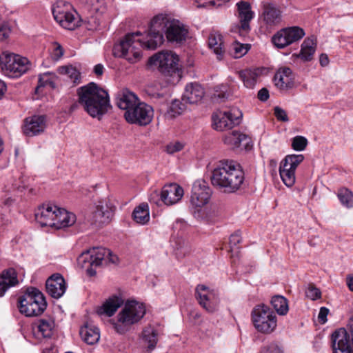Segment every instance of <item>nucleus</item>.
I'll return each instance as SVG.
<instances>
[{
	"instance_id": "nucleus-16",
	"label": "nucleus",
	"mask_w": 353,
	"mask_h": 353,
	"mask_svg": "<svg viewBox=\"0 0 353 353\" xmlns=\"http://www.w3.org/2000/svg\"><path fill=\"white\" fill-rule=\"evenodd\" d=\"M124 117L129 123L146 125L152 121L153 109L143 102H139L132 109L125 112Z\"/></svg>"
},
{
	"instance_id": "nucleus-32",
	"label": "nucleus",
	"mask_w": 353,
	"mask_h": 353,
	"mask_svg": "<svg viewBox=\"0 0 353 353\" xmlns=\"http://www.w3.org/2000/svg\"><path fill=\"white\" fill-rule=\"evenodd\" d=\"M79 334L82 339L88 345L97 343L100 339L99 329L88 323L81 327Z\"/></svg>"
},
{
	"instance_id": "nucleus-7",
	"label": "nucleus",
	"mask_w": 353,
	"mask_h": 353,
	"mask_svg": "<svg viewBox=\"0 0 353 353\" xmlns=\"http://www.w3.org/2000/svg\"><path fill=\"white\" fill-rule=\"evenodd\" d=\"M52 11L55 21L63 28L72 30L80 26L78 14L70 3L59 0L53 5Z\"/></svg>"
},
{
	"instance_id": "nucleus-13",
	"label": "nucleus",
	"mask_w": 353,
	"mask_h": 353,
	"mask_svg": "<svg viewBox=\"0 0 353 353\" xmlns=\"http://www.w3.org/2000/svg\"><path fill=\"white\" fill-rule=\"evenodd\" d=\"M195 296L199 305L208 312L213 313L218 310L220 298L217 290L199 284L196 287Z\"/></svg>"
},
{
	"instance_id": "nucleus-30",
	"label": "nucleus",
	"mask_w": 353,
	"mask_h": 353,
	"mask_svg": "<svg viewBox=\"0 0 353 353\" xmlns=\"http://www.w3.org/2000/svg\"><path fill=\"white\" fill-rule=\"evenodd\" d=\"M123 304V300L121 297L113 296L106 300L102 306L98 308L97 314L99 315L105 314L108 316H112Z\"/></svg>"
},
{
	"instance_id": "nucleus-59",
	"label": "nucleus",
	"mask_w": 353,
	"mask_h": 353,
	"mask_svg": "<svg viewBox=\"0 0 353 353\" xmlns=\"http://www.w3.org/2000/svg\"><path fill=\"white\" fill-rule=\"evenodd\" d=\"M176 102V99H174L172 100V105L170 107L169 110H168L166 113V117L170 119H174L175 117V103Z\"/></svg>"
},
{
	"instance_id": "nucleus-58",
	"label": "nucleus",
	"mask_w": 353,
	"mask_h": 353,
	"mask_svg": "<svg viewBox=\"0 0 353 353\" xmlns=\"http://www.w3.org/2000/svg\"><path fill=\"white\" fill-rule=\"evenodd\" d=\"M258 98L261 101H266L269 98V92L266 88L261 89L258 92Z\"/></svg>"
},
{
	"instance_id": "nucleus-23",
	"label": "nucleus",
	"mask_w": 353,
	"mask_h": 353,
	"mask_svg": "<svg viewBox=\"0 0 353 353\" xmlns=\"http://www.w3.org/2000/svg\"><path fill=\"white\" fill-rule=\"evenodd\" d=\"M238 9V18L240 21V31L247 33L250 29V22L254 17V12L248 2L241 1L236 4Z\"/></svg>"
},
{
	"instance_id": "nucleus-45",
	"label": "nucleus",
	"mask_w": 353,
	"mask_h": 353,
	"mask_svg": "<svg viewBox=\"0 0 353 353\" xmlns=\"http://www.w3.org/2000/svg\"><path fill=\"white\" fill-rule=\"evenodd\" d=\"M60 74L67 75L74 83H79L80 73L74 67L71 65L61 66L59 68Z\"/></svg>"
},
{
	"instance_id": "nucleus-31",
	"label": "nucleus",
	"mask_w": 353,
	"mask_h": 353,
	"mask_svg": "<svg viewBox=\"0 0 353 353\" xmlns=\"http://www.w3.org/2000/svg\"><path fill=\"white\" fill-rule=\"evenodd\" d=\"M76 221V216L72 212H69L65 209L57 208L56 212L54 228L61 229L62 228L72 225Z\"/></svg>"
},
{
	"instance_id": "nucleus-11",
	"label": "nucleus",
	"mask_w": 353,
	"mask_h": 353,
	"mask_svg": "<svg viewBox=\"0 0 353 353\" xmlns=\"http://www.w3.org/2000/svg\"><path fill=\"white\" fill-rule=\"evenodd\" d=\"M148 63L157 67L161 73L172 76L176 72V54L171 50H161L150 57Z\"/></svg>"
},
{
	"instance_id": "nucleus-42",
	"label": "nucleus",
	"mask_w": 353,
	"mask_h": 353,
	"mask_svg": "<svg viewBox=\"0 0 353 353\" xmlns=\"http://www.w3.org/2000/svg\"><path fill=\"white\" fill-rule=\"evenodd\" d=\"M249 44H243L235 41L232 43L230 49V54L235 59H239L247 54L250 50Z\"/></svg>"
},
{
	"instance_id": "nucleus-40",
	"label": "nucleus",
	"mask_w": 353,
	"mask_h": 353,
	"mask_svg": "<svg viewBox=\"0 0 353 353\" xmlns=\"http://www.w3.org/2000/svg\"><path fill=\"white\" fill-rule=\"evenodd\" d=\"M271 304L276 312L280 315H285L288 312V300L283 296H273Z\"/></svg>"
},
{
	"instance_id": "nucleus-49",
	"label": "nucleus",
	"mask_w": 353,
	"mask_h": 353,
	"mask_svg": "<svg viewBox=\"0 0 353 353\" xmlns=\"http://www.w3.org/2000/svg\"><path fill=\"white\" fill-rule=\"evenodd\" d=\"M307 144V140L306 138L302 136H296L292 140V147L294 150L303 151L305 150Z\"/></svg>"
},
{
	"instance_id": "nucleus-50",
	"label": "nucleus",
	"mask_w": 353,
	"mask_h": 353,
	"mask_svg": "<svg viewBox=\"0 0 353 353\" xmlns=\"http://www.w3.org/2000/svg\"><path fill=\"white\" fill-rule=\"evenodd\" d=\"M242 238L239 232L232 234L230 237V246L232 252L235 248L241 242Z\"/></svg>"
},
{
	"instance_id": "nucleus-60",
	"label": "nucleus",
	"mask_w": 353,
	"mask_h": 353,
	"mask_svg": "<svg viewBox=\"0 0 353 353\" xmlns=\"http://www.w3.org/2000/svg\"><path fill=\"white\" fill-rule=\"evenodd\" d=\"M103 70H104V67L102 64L101 63H99V64H97L94 67V74L97 76V77H99V76H101L103 73Z\"/></svg>"
},
{
	"instance_id": "nucleus-56",
	"label": "nucleus",
	"mask_w": 353,
	"mask_h": 353,
	"mask_svg": "<svg viewBox=\"0 0 353 353\" xmlns=\"http://www.w3.org/2000/svg\"><path fill=\"white\" fill-rule=\"evenodd\" d=\"M329 313V310L327 307H321L319 313L318 318L322 323L327 321V316Z\"/></svg>"
},
{
	"instance_id": "nucleus-27",
	"label": "nucleus",
	"mask_w": 353,
	"mask_h": 353,
	"mask_svg": "<svg viewBox=\"0 0 353 353\" xmlns=\"http://www.w3.org/2000/svg\"><path fill=\"white\" fill-rule=\"evenodd\" d=\"M204 95L203 88L196 83H190L185 86L181 100L185 103H195L201 101Z\"/></svg>"
},
{
	"instance_id": "nucleus-24",
	"label": "nucleus",
	"mask_w": 353,
	"mask_h": 353,
	"mask_svg": "<svg viewBox=\"0 0 353 353\" xmlns=\"http://www.w3.org/2000/svg\"><path fill=\"white\" fill-rule=\"evenodd\" d=\"M46 128V117L43 115H34L26 119L23 132L26 135L32 137L43 132Z\"/></svg>"
},
{
	"instance_id": "nucleus-46",
	"label": "nucleus",
	"mask_w": 353,
	"mask_h": 353,
	"mask_svg": "<svg viewBox=\"0 0 353 353\" xmlns=\"http://www.w3.org/2000/svg\"><path fill=\"white\" fill-rule=\"evenodd\" d=\"M37 327L39 332L41 333L43 337L49 338L52 334L53 322L46 319H41Z\"/></svg>"
},
{
	"instance_id": "nucleus-14",
	"label": "nucleus",
	"mask_w": 353,
	"mask_h": 353,
	"mask_svg": "<svg viewBox=\"0 0 353 353\" xmlns=\"http://www.w3.org/2000/svg\"><path fill=\"white\" fill-rule=\"evenodd\" d=\"M304 160L303 154L287 155L281 162L279 174L283 183L288 188L292 187L296 181L295 171Z\"/></svg>"
},
{
	"instance_id": "nucleus-8",
	"label": "nucleus",
	"mask_w": 353,
	"mask_h": 353,
	"mask_svg": "<svg viewBox=\"0 0 353 353\" xmlns=\"http://www.w3.org/2000/svg\"><path fill=\"white\" fill-rule=\"evenodd\" d=\"M116 206L109 198L98 201L88 217V221L96 228L110 223L114 215Z\"/></svg>"
},
{
	"instance_id": "nucleus-38",
	"label": "nucleus",
	"mask_w": 353,
	"mask_h": 353,
	"mask_svg": "<svg viewBox=\"0 0 353 353\" xmlns=\"http://www.w3.org/2000/svg\"><path fill=\"white\" fill-rule=\"evenodd\" d=\"M158 333L151 327H145L143 331V341L150 350L154 349L158 341Z\"/></svg>"
},
{
	"instance_id": "nucleus-54",
	"label": "nucleus",
	"mask_w": 353,
	"mask_h": 353,
	"mask_svg": "<svg viewBox=\"0 0 353 353\" xmlns=\"http://www.w3.org/2000/svg\"><path fill=\"white\" fill-rule=\"evenodd\" d=\"M54 48L53 50V57L54 59L58 60L63 55V49L62 46L58 43H54Z\"/></svg>"
},
{
	"instance_id": "nucleus-37",
	"label": "nucleus",
	"mask_w": 353,
	"mask_h": 353,
	"mask_svg": "<svg viewBox=\"0 0 353 353\" xmlns=\"http://www.w3.org/2000/svg\"><path fill=\"white\" fill-rule=\"evenodd\" d=\"M193 41V33L189 26L178 21V46L190 44Z\"/></svg>"
},
{
	"instance_id": "nucleus-48",
	"label": "nucleus",
	"mask_w": 353,
	"mask_h": 353,
	"mask_svg": "<svg viewBox=\"0 0 353 353\" xmlns=\"http://www.w3.org/2000/svg\"><path fill=\"white\" fill-rule=\"evenodd\" d=\"M305 296L312 300L315 301L321 299V290L315 287L313 284H309L307 289L305 290Z\"/></svg>"
},
{
	"instance_id": "nucleus-61",
	"label": "nucleus",
	"mask_w": 353,
	"mask_h": 353,
	"mask_svg": "<svg viewBox=\"0 0 353 353\" xmlns=\"http://www.w3.org/2000/svg\"><path fill=\"white\" fill-rule=\"evenodd\" d=\"M319 62L321 66H326L329 63V59L327 54H321L319 58Z\"/></svg>"
},
{
	"instance_id": "nucleus-47",
	"label": "nucleus",
	"mask_w": 353,
	"mask_h": 353,
	"mask_svg": "<svg viewBox=\"0 0 353 353\" xmlns=\"http://www.w3.org/2000/svg\"><path fill=\"white\" fill-rule=\"evenodd\" d=\"M283 346L278 342L272 341L269 343L264 345L261 350L260 353H283Z\"/></svg>"
},
{
	"instance_id": "nucleus-9",
	"label": "nucleus",
	"mask_w": 353,
	"mask_h": 353,
	"mask_svg": "<svg viewBox=\"0 0 353 353\" xmlns=\"http://www.w3.org/2000/svg\"><path fill=\"white\" fill-rule=\"evenodd\" d=\"M0 65L4 74L10 78L21 77L29 68L28 59L15 54L3 53L0 57Z\"/></svg>"
},
{
	"instance_id": "nucleus-36",
	"label": "nucleus",
	"mask_w": 353,
	"mask_h": 353,
	"mask_svg": "<svg viewBox=\"0 0 353 353\" xmlns=\"http://www.w3.org/2000/svg\"><path fill=\"white\" fill-rule=\"evenodd\" d=\"M134 221L141 225L147 223L150 220L149 207L147 203H142L137 206L132 212Z\"/></svg>"
},
{
	"instance_id": "nucleus-2",
	"label": "nucleus",
	"mask_w": 353,
	"mask_h": 353,
	"mask_svg": "<svg viewBox=\"0 0 353 353\" xmlns=\"http://www.w3.org/2000/svg\"><path fill=\"white\" fill-rule=\"evenodd\" d=\"M212 185L225 193H234L240 190L245 181L244 172L237 162L220 161L212 172Z\"/></svg>"
},
{
	"instance_id": "nucleus-10",
	"label": "nucleus",
	"mask_w": 353,
	"mask_h": 353,
	"mask_svg": "<svg viewBox=\"0 0 353 353\" xmlns=\"http://www.w3.org/2000/svg\"><path fill=\"white\" fill-rule=\"evenodd\" d=\"M333 353H353V316L347 330L339 328L332 335Z\"/></svg>"
},
{
	"instance_id": "nucleus-15",
	"label": "nucleus",
	"mask_w": 353,
	"mask_h": 353,
	"mask_svg": "<svg viewBox=\"0 0 353 353\" xmlns=\"http://www.w3.org/2000/svg\"><path fill=\"white\" fill-rule=\"evenodd\" d=\"M243 114L237 108L227 111H219L212 115V125L216 130L223 131L239 125Z\"/></svg>"
},
{
	"instance_id": "nucleus-18",
	"label": "nucleus",
	"mask_w": 353,
	"mask_h": 353,
	"mask_svg": "<svg viewBox=\"0 0 353 353\" xmlns=\"http://www.w3.org/2000/svg\"><path fill=\"white\" fill-rule=\"evenodd\" d=\"M88 8L90 12V16L87 17L85 22L88 23V30H95L100 25L99 16L105 12L106 7L104 0H85Z\"/></svg>"
},
{
	"instance_id": "nucleus-39",
	"label": "nucleus",
	"mask_w": 353,
	"mask_h": 353,
	"mask_svg": "<svg viewBox=\"0 0 353 353\" xmlns=\"http://www.w3.org/2000/svg\"><path fill=\"white\" fill-rule=\"evenodd\" d=\"M56 75L52 72H46L39 76L38 85L35 88L36 92H40L41 88L50 86L54 88L56 86L54 80Z\"/></svg>"
},
{
	"instance_id": "nucleus-33",
	"label": "nucleus",
	"mask_w": 353,
	"mask_h": 353,
	"mask_svg": "<svg viewBox=\"0 0 353 353\" xmlns=\"http://www.w3.org/2000/svg\"><path fill=\"white\" fill-rule=\"evenodd\" d=\"M249 139V137L246 134L237 130L230 132L225 134L223 137L225 144L232 148H239L244 142L245 144H248Z\"/></svg>"
},
{
	"instance_id": "nucleus-22",
	"label": "nucleus",
	"mask_w": 353,
	"mask_h": 353,
	"mask_svg": "<svg viewBox=\"0 0 353 353\" xmlns=\"http://www.w3.org/2000/svg\"><path fill=\"white\" fill-rule=\"evenodd\" d=\"M262 19L268 27H274L281 22V12L274 4L270 3H263Z\"/></svg>"
},
{
	"instance_id": "nucleus-57",
	"label": "nucleus",
	"mask_w": 353,
	"mask_h": 353,
	"mask_svg": "<svg viewBox=\"0 0 353 353\" xmlns=\"http://www.w3.org/2000/svg\"><path fill=\"white\" fill-rule=\"evenodd\" d=\"M106 252L104 253V260L107 258L108 261L112 263H117L118 262V257L117 255L112 254L109 250L105 249Z\"/></svg>"
},
{
	"instance_id": "nucleus-6",
	"label": "nucleus",
	"mask_w": 353,
	"mask_h": 353,
	"mask_svg": "<svg viewBox=\"0 0 353 353\" xmlns=\"http://www.w3.org/2000/svg\"><path fill=\"white\" fill-rule=\"evenodd\" d=\"M252 319L254 327L259 332L270 334L276 328L277 317L267 305H256L252 312Z\"/></svg>"
},
{
	"instance_id": "nucleus-43",
	"label": "nucleus",
	"mask_w": 353,
	"mask_h": 353,
	"mask_svg": "<svg viewBox=\"0 0 353 353\" xmlns=\"http://www.w3.org/2000/svg\"><path fill=\"white\" fill-rule=\"evenodd\" d=\"M337 196L343 206L347 208L353 207V193L348 189H340L338 192Z\"/></svg>"
},
{
	"instance_id": "nucleus-64",
	"label": "nucleus",
	"mask_w": 353,
	"mask_h": 353,
	"mask_svg": "<svg viewBox=\"0 0 353 353\" xmlns=\"http://www.w3.org/2000/svg\"><path fill=\"white\" fill-rule=\"evenodd\" d=\"M6 90V85L5 83L3 81L0 80V99L3 95Z\"/></svg>"
},
{
	"instance_id": "nucleus-26",
	"label": "nucleus",
	"mask_w": 353,
	"mask_h": 353,
	"mask_svg": "<svg viewBox=\"0 0 353 353\" xmlns=\"http://www.w3.org/2000/svg\"><path fill=\"white\" fill-rule=\"evenodd\" d=\"M18 284L17 273L14 268H10L3 270L0 274V297L3 296L9 288Z\"/></svg>"
},
{
	"instance_id": "nucleus-55",
	"label": "nucleus",
	"mask_w": 353,
	"mask_h": 353,
	"mask_svg": "<svg viewBox=\"0 0 353 353\" xmlns=\"http://www.w3.org/2000/svg\"><path fill=\"white\" fill-rule=\"evenodd\" d=\"M10 29L8 28L7 25H1L0 26V41H2L5 39H6L10 34Z\"/></svg>"
},
{
	"instance_id": "nucleus-41",
	"label": "nucleus",
	"mask_w": 353,
	"mask_h": 353,
	"mask_svg": "<svg viewBox=\"0 0 353 353\" xmlns=\"http://www.w3.org/2000/svg\"><path fill=\"white\" fill-rule=\"evenodd\" d=\"M284 30L289 39L290 45L301 40L305 34L303 29L299 26L285 28Z\"/></svg>"
},
{
	"instance_id": "nucleus-4",
	"label": "nucleus",
	"mask_w": 353,
	"mask_h": 353,
	"mask_svg": "<svg viewBox=\"0 0 353 353\" xmlns=\"http://www.w3.org/2000/svg\"><path fill=\"white\" fill-rule=\"evenodd\" d=\"M123 307L117 314L115 319L111 320L114 331L119 334H125L131 331L145 314V307L135 300L123 302Z\"/></svg>"
},
{
	"instance_id": "nucleus-62",
	"label": "nucleus",
	"mask_w": 353,
	"mask_h": 353,
	"mask_svg": "<svg viewBox=\"0 0 353 353\" xmlns=\"http://www.w3.org/2000/svg\"><path fill=\"white\" fill-rule=\"evenodd\" d=\"M166 152L170 154L175 153L176 152V143L168 144L166 146Z\"/></svg>"
},
{
	"instance_id": "nucleus-20",
	"label": "nucleus",
	"mask_w": 353,
	"mask_h": 353,
	"mask_svg": "<svg viewBox=\"0 0 353 353\" xmlns=\"http://www.w3.org/2000/svg\"><path fill=\"white\" fill-rule=\"evenodd\" d=\"M160 195L161 201L166 205H172L176 203V183H171L165 185L160 194L154 191L150 195V201L158 204V201L154 200V197Z\"/></svg>"
},
{
	"instance_id": "nucleus-63",
	"label": "nucleus",
	"mask_w": 353,
	"mask_h": 353,
	"mask_svg": "<svg viewBox=\"0 0 353 353\" xmlns=\"http://www.w3.org/2000/svg\"><path fill=\"white\" fill-rule=\"evenodd\" d=\"M346 283L350 291L353 292V274L348 275L346 278Z\"/></svg>"
},
{
	"instance_id": "nucleus-29",
	"label": "nucleus",
	"mask_w": 353,
	"mask_h": 353,
	"mask_svg": "<svg viewBox=\"0 0 353 353\" xmlns=\"http://www.w3.org/2000/svg\"><path fill=\"white\" fill-rule=\"evenodd\" d=\"M208 47L216 55L217 59L221 60L225 54V48L222 35L216 31H212L208 37Z\"/></svg>"
},
{
	"instance_id": "nucleus-17",
	"label": "nucleus",
	"mask_w": 353,
	"mask_h": 353,
	"mask_svg": "<svg viewBox=\"0 0 353 353\" xmlns=\"http://www.w3.org/2000/svg\"><path fill=\"white\" fill-rule=\"evenodd\" d=\"M212 194V191L205 181L196 180L192 185L190 202L196 207H203L209 203Z\"/></svg>"
},
{
	"instance_id": "nucleus-3",
	"label": "nucleus",
	"mask_w": 353,
	"mask_h": 353,
	"mask_svg": "<svg viewBox=\"0 0 353 353\" xmlns=\"http://www.w3.org/2000/svg\"><path fill=\"white\" fill-rule=\"evenodd\" d=\"M79 103L92 117L100 120L111 108L108 92L92 82L78 89Z\"/></svg>"
},
{
	"instance_id": "nucleus-25",
	"label": "nucleus",
	"mask_w": 353,
	"mask_h": 353,
	"mask_svg": "<svg viewBox=\"0 0 353 353\" xmlns=\"http://www.w3.org/2000/svg\"><path fill=\"white\" fill-rule=\"evenodd\" d=\"M274 85L280 90L292 88L294 77L290 68L284 67L279 68L274 77Z\"/></svg>"
},
{
	"instance_id": "nucleus-52",
	"label": "nucleus",
	"mask_w": 353,
	"mask_h": 353,
	"mask_svg": "<svg viewBox=\"0 0 353 353\" xmlns=\"http://www.w3.org/2000/svg\"><path fill=\"white\" fill-rule=\"evenodd\" d=\"M228 97V94L223 90H216L212 95V99L217 103L224 101Z\"/></svg>"
},
{
	"instance_id": "nucleus-19",
	"label": "nucleus",
	"mask_w": 353,
	"mask_h": 353,
	"mask_svg": "<svg viewBox=\"0 0 353 353\" xmlns=\"http://www.w3.org/2000/svg\"><path fill=\"white\" fill-rule=\"evenodd\" d=\"M46 288L50 296L58 299L61 298L65 292V281L61 274H54L46 281Z\"/></svg>"
},
{
	"instance_id": "nucleus-1",
	"label": "nucleus",
	"mask_w": 353,
	"mask_h": 353,
	"mask_svg": "<svg viewBox=\"0 0 353 353\" xmlns=\"http://www.w3.org/2000/svg\"><path fill=\"white\" fill-rule=\"evenodd\" d=\"M163 34L168 41H176V19L174 13H161L150 21L149 31L145 38L135 39L139 31L127 34L120 43L114 45V57L124 58L130 63H136L141 57V48L154 50L163 44Z\"/></svg>"
},
{
	"instance_id": "nucleus-51",
	"label": "nucleus",
	"mask_w": 353,
	"mask_h": 353,
	"mask_svg": "<svg viewBox=\"0 0 353 353\" xmlns=\"http://www.w3.org/2000/svg\"><path fill=\"white\" fill-rule=\"evenodd\" d=\"M274 110V115L279 121L284 122L288 121V117L286 112L283 109L279 106H276Z\"/></svg>"
},
{
	"instance_id": "nucleus-12",
	"label": "nucleus",
	"mask_w": 353,
	"mask_h": 353,
	"mask_svg": "<svg viewBox=\"0 0 353 353\" xmlns=\"http://www.w3.org/2000/svg\"><path fill=\"white\" fill-rule=\"evenodd\" d=\"M105 252L104 248H92L83 252L78 257L77 263L81 268L86 269L89 276H93L97 273L94 268L102 265Z\"/></svg>"
},
{
	"instance_id": "nucleus-34",
	"label": "nucleus",
	"mask_w": 353,
	"mask_h": 353,
	"mask_svg": "<svg viewBox=\"0 0 353 353\" xmlns=\"http://www.w3.org/2000/svg\"><path fill=\"white\" fill-rule=\"evenodd\" d=\"M316 43L313 38H307L301 44V51L298 55L303 61H310L316 51Z\"/></svg>"
},
{
	"instance_id": "nucleus-28",
	"label": "nucleus",
	"mask_w": 353,
	"mask_h": 353,
	"mask_svg": "<svg viewBox=\"0 0 353 353\" xmlns=\"http://www.w3.org/2000/svg\"><path fill=\"white\" fill-rule=\"evenodd\" d=\"M139 102L138 97L133 92L128 90H123L117 94V105L120 109L124 110L125 112L132 109Z\"/></svg>"
},
{
	"instance_id": "nucleus-44",
	"label": "nucleus",
	"mask_w": 353,
	"mask_h": 353,
	"mask_svg": "<svg viewBox=\"0 0 353 353\" xmlns=\"http://www.w3.org/2000/svg\"><path fill=\"white\" fill-rule=\"evenodd\" d=\"M272 41L274 45L280 49L284 48L289 44V39L288 36H286V33L284 30V28L278 31L272 38Z\"/></svg>"
},
{
	"instance_id": "nucleus-53",
	"label": "nucleus",
	"mask_w": 353,
	"mask_h": 353,
	"mask_svg": "<svg viewBox=\"0 0 353 353\" xmlns=\"http://www.w3.org/2000/svg\"><path fill=\"white\" fill-rule=\"evenodd\" d=\"M195 5L198 8H208L216 6L215 0H196Z\"/></svg>"
},
{
	"instance_id": "nucleus-5",
	"label": "nucleus",
	"mask_w": 353,
	"mask_h": 353,
	"mask_svg": "<svg viewBox=\"0 0 353 353\" xmlns=\"http://www.w3.org/2000/svg\"><path fill=\"white\" fill-rule=\"evenodd\" d=\"M47 303L43 294L36 288H28L25 294L19 298L18 307L26 316H38L46 310Z\"/></svg>"
},
{
	"instance_id": "nucleus-35",
	"label": "nucleus",
	"mask_w": 353,
	"mask_h": 353,
	"mask_svg": "<svg viewBox=\"0 0 353 353\" xmlns=\"http://www.w3.org/2000/svg\"><path fill=\"white\" fill-rule=\"evenodd\" d=\"M259 75V69H246L239 72V77L243 82L244 85L250 89L255 86Z\"/></svg>"
},
{
	"instance_id": "nucleus-21",
	"label": "nucleus",
	"mask_w": 353,
	"mask_h": 353,
	"mask_svg": "<svg viewBox=\"0 0 353 353\" xmlns=\"http://www.w3.org/2000/svg\"><path fill=\"white\" fill-rule=\"evenodd\" d=\"M57 207L54 205H43L39 208L35 213V219L41 227H54L56 212Z\"/></svg>"
}]
</instances>
